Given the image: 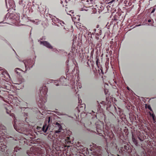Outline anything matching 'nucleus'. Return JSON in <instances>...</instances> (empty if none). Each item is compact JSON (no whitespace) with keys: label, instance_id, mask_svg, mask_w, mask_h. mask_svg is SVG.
Wrapping results in <instances>:
<instances>
[{"label":"nucleus","instance_id":"9d476101","mask_svg":"<svg viewBox=\"0 0 156 156\" xmlns=\"http://www.w3.org/2000/svg\"><path fill=\"white\" fill-rule=\"evenodd\" d=\"M95 0H85L86 3V4L90 5V4H93L95 3Z\"/></svg>","mask_w":156,"mask_h":156},{"label":"nucleus","instance_id":"a878e982","mask_svg":"<svg viewBox=\"0 0 156 156\" xmlns=\"http://www.w3.org/2000/svg\"><path fill=\"white\" fill-rule=\"evenodd\" d=\"M50 120V117H48V122H49Z\"/></svg>","mask_w":156,"mask_h":156},{"label":"nucleus","instance_id":"cd10ccee","mask_svg":"<svg viewBox=\"0 0 156 156\" xmlns=\"http://www.w3.org/2000/svg\"><path fill=\"white\" fill-rule=\"evenodd\" d=\"M127 89H128V90H129V88L128 87H127Z\"/></svg>","mask_w":156,"mask_h":156},{"label":"nucleus","instance_id":"423d86ee","mask_svg":"<svg viewBox=\"0 0 156 156\" xmlns=\"http://www.w3.org/2000/svg\"><path fill=\"white\" fill-rule=\"evenodd\" d=\"M89 6L90 7V9H92V13H96L97 12H99V11H98V8L97 7V5H96L94 6H93V5L91 6L90 5Z\"/></svg>","mask_w":156,"mask_h":156},{"label":"nucleus","instance_id":"f03ea898","mask_svg":"<svg viewBox=\"0 0 156 156\" xmlns=\"http://www.w3.org/2000/svg\"><path fill=\"white\" fill-rule=\"evenodd\" d=\"M67 81V80L66 78L64 76H62L60 79L59 82L60 83H56L55 85L57 86H58L60 85H66L67 84L66 83Z\"/></svg>","mask_w":156,"mask_h":156},{"label":"nucleus","instance_id":"6e6552de","mask_svg":"<svg viewBox=\"0 0 156 156\" xmlns=\"http://www.w3.org/2000/svg\"><path fill=\"white\" fill-rule=\"evenodd\" d=\"M1 129H2V131L0 132V134H1L2 133H3L4 135H5L7 134L6 130L5 127L4 126H1Z\"/></svg>","mask_w":156,"mask_h":156},{"label":"nucleus","instance_id":"f257e3e1","mask_svg":"<svg viewBox=\"0 0 156 156\" xmlns=\"http://www.w3.org/2000/svg\"><path fill=\"white\" fill-rule=\"evenodd\" d=\"M25 65L26 69L30 68H32L34 64V62L31 60H28L24 62Z\"/></svg>","mask_w":156,"mask_h":156},{"label":"nucleus","instance_id":"ddd939ff","mask_svg":"<svg viewBox=\"0 0 156 156\" xmlns=\"http://www.w3.org/2000/svg\"><path fill=\"white\" fill-rule=\"evenodd\" d=\"M48 129V127H46V125H44L42 129L43 131H44V133H46L47 130Z\"/></svg>","mask_w":156,"mask_h":156},{"label":"nucleus","instance_id":"f8f14e48","mask_svg":"<svg viewBox=\"0 0 156 156\" xmlns=\"http://www.w3.org/2000/svg\"><path fill=\"white\" fill-rule=\"evenodd\" d=\"M58 23H59L63 27L64 29H65V25H66V24L64 22L62 21L59 20L58 21Z\"/></svg>","mask_w":156,"mask_h":156},{"label":"nucleus","instance_id":"a211bd4d","mask_svg":"<svg viewBox=\"0 0 156 156\" xmlns=\"http://www.w3.org/2000/svg\"><path fill=\"white\" fill-rule=\"evenodd\" d=\"M18 71H22V70H21V69H19V68H16L15 69V71H16V73H17V74H19V73H20V72H19Z\"/></svg>","mask_w":156,"mask_h":156},{"label":"nucleus","instance_id":"2f4dec72","mask_svg":"<svg viewBox=\"0 0 156 156\" xmlns=\"http://www.w3.org/2000/svg\"><path fill=\"white\" fill-rule=\"evenodd\" d=\"M81 88V86L80 85L79 88L80 89Z\"/></svg>","mask_w":156,"mask_h":156},{"label":"nucleus","instance_id":"b1692460","mask_svg":"<svg viewBox=\"0 0 156 156\" xmlns=\"http://www.w3.org/2000/svg\"><path fill=\"white\" fill-rule=\"evenodd\" d=\"M155 10V8H154L152 10V11L151 12V13H153L154 12Z\"/></svg>","mask_w":156,"mask_h":156},{"label":"nucleus","instance_id":"6ab92c4d","mask_svg":"<svg viewBox=\"0 0 156 156\" xmlns=\"http://www.w3.org/2000/svg\"><path fill=\"white\" fill-rule=\"evenodd\" d=\"M20 148H19L17 147H16L14 148V151H15L17 152L18 150H20Z\"/></svg>","mask_w":156,"mask_h":156},{"label":"nucleus","instance_id":"c756f323","mask_svg":"<svg viewBox=\"0 0 156 156\" xmlns=\"http://www.w3.org/2000/svg\"><path fill=\"white\" fill-rule=\"evenodd\" d=\"M138 27V25H135V27Z\"/></svg>","mask_w":156,"mask_h":156},{"label":"nucleus","instance_id":"c85d7f7f","mask_svg":"<svg viewBox=\"0 0 156 156\" xmlns=\"http://www.w3.org/2000/svg\"><path fill=\"white\" fill-rule=\"evenodd\" d=\"M138 27V25H135V27Z\"/></svg>","mask_w":156,"mask_h":156},{"label":"nucleus","instance_id":"9b49d317","mask_svg":"<svg viewBox=\"0 0 156 156\" xmlns=\"http://www.w3.org/2000/svg\"><path fill=\"white\" fill-rule=\"evenodd\" d=\"M6 112L7 114H9L10 112H11V111L12 110V107L10 106H8V107L6 108Z\"/></svg>","mask_w":156,"mask_h":156},{"label":"nucleus","instance_id":"4be33fe9","mask_svg":"<svg viewBox=\"0 0 156 156\" xmlns=\"http://www.w3.org/2000/svg\"><path fill=\"white\" fill-rule=\"evenodd\" d=\"M147 108L148 109H149L150 110L152 111V109H151V107L150 106V105H148V106H147Z\"/></svg>","mask_w":156,"mask_h":156},{"label":"nucleus","instance_id":"f3484780","mask_svg":"<svg viewBox=\"0 0 156 156\" xmlns=\"http://www.w3.org/2000/svg\"><path fill=\"white\" fill-rule=\"evenodd\" d=\"M30 21L36 25H38L39 23V22L37 21V20H30Z\"/></svg>","mask_w":156,"mask_h":156},{"label":"nucleus","instance_id":"473e14b6","mask_svg":"<svg viewBox=\"0 0 156 156\" xmlns=\"http://www.w3.org/2000/svg\"><path fill=\"white\" fill-rule=\"evenodd\" d=\"M4 147L6 148V147H5H5H4Z\"/></svg>","mask_w":156,"mask_h":156},{"label":"nucleus","instance_id":"0eeeda50","mask_svg":"<svg viewBox=\"0 0 156 156\" xmlns=\"http://www.w3.org/2000/svg\"><path fill=\"white\" fill-rule=\"evenodd\" d=\"M47 88L46 87H44L40 89V91L41 94H43L44 95H45L47 92Z\"/></svg>","mask_w":156,"mask_h":156},{"label":"nucleus","instance_id":"dca6fc26","mask_svg":"<svg viewBox=\"0 0 156 156\" xmlns=\"http://www.w3.org/2000/svg\"><path fill=\"white\" fill-rule=\"evenodd\" d=\"M132 140L135 144L137 145V142L133 135L132 136Z\"/></svg>","mask_w":156,"mask_h":156},{"label":"nucleus","instance_id":"2eb2a0df","mask_svg":"<svg viewBox=\"0 0 156 156\" xmlns=\"http://www.w3.org/2000/svg\"><path fill=\"white\" fill-rule=\"evenodd\" d=\"M69 137H67L66 138L64 139V140H65V143L66 144H69L70 143V141L69 140Z\"/></svg>","mask_w":156,"mask_h":156},{"label":"nucleus","instance_id":"7c9ffc66","mask_svg":"<svg viewBox=\"0 0 156 156\" xmlns=\"http://www.w3.org/2000/svg\"><path fill=\"white\" fill-rule=\"evenodd\" d=\"M140 26H141V25H140V24H139V25H138V27Z\"/></svg>","mask_w":156,"mask_h":156},{"label":"nucleus","instance_id":"1a4fd4ad","mask_svg":"<svg viewBox=\"0 0 156 156\" xmlns=\"http://www.w3.org/2000/svg\"><path fill=\"white\" fill-rule=\"evenodd\" d=\"M66 11L67 12V14L70 15L72 19L73 20V18H75L74 17V12L72 10H70L68 12L66 10Z\"/></svg>","mask_w":156,"mask_h":156},{"label":"nucleus","instance_id":"4468645a","mask_svg":"<svg viewBox=\"0 0 156 156\" xmlns=\"http://www.w3.org/2000/svg\"><path fill=\"white\" fill-rule=\"evenodd\" d=\"M61 3L63 6L67 5V2L66 0H61Z\"/></svg>","mask_w":156,"mask_h":156},{"label":"nucleus","instance_id":"aec40b11","mask_svg":"<svg viewBox=\"0 0 156 156\" xmlns=\"http://www.w3.org/2000/svg\"><path fill=\"white\" fill-rule=\"evenodd\" d=\"M48 137L50 139H52V135L51 134H49L48 135Z\"/></svg>","mask_w":156,"mask_h":156},{"label":"nucleus","instance_id":"7ed1b4c3","mask_svg":"<svg viewBox=\"0 0 156 156\" xmlns=\"http://www.w3.org/2000/svg\"><path fill=\"white\" fill-rule=\"evenodd\" d=\"M55 127V132L56 133H59L61 131L62 129V127L61 125L57 122L56 123Z\"/></svg>","mask_w":156,"mask_h":156},{"label":"nucleus","instance_id":"39448f33","mask_svg":"<svg viewBox=\"0 0 156 156\" xmlns=\"http://www.w3.org/2000/svg\"><path fill=\"white\" fill-rule=\"evenodd\" d=\"M17 121V120L16 119H14L15 124L14 125V127L16 130L17 131H18V130H19V129H22L20 127V123L19 124Z\"/></svg>","mask_w":156,"mask_h":156},{"label":"nucleus","instance_id":"20e7f679","mask_svg":"<svg viewBox=\"0 0 156 156\" xmlns=\"http://www.w3.org/2000/svg\"><path fill=\"white\" fill-rule=\"evenodd\" d=\"M40 44H41L42 45L48 48L51 49L53 48L52 47L49 43L46 41H40Z\"/></svg>","mask_w":156,"mask_h":156},{"label":"nucleus","instance_id":"bb28decb","mask_svg":"<svg viewBox=\"0 0 156 156\" xmlns=\"http://www.w3.org/2000/svg\"><path fill=\"white\" fill-rule=\"evenodd\" d=\"M41 129V127H38L37 128V129Z\"/></svg>","mask_w":156,"mask_h":156},{"label":"nucleus","instance_id":"393cba45","mask_svg":"<svg viewBox=\"0 0 156 156\" xmlns=\"http://www.w3.org/2000/svg\"><path fill=\"white\" fill-rule=\"evenodd\" d=\"M151 20H148V22H149V23H150V22H151Z\"/></svg>","mask_w":156,"mask_h":156},{"label":"nucleus","instance_id":"412c9836","mask_svg":"<svg viewBox=\"0 0 156 156\" xmlns=\"http://www.w3.org/2000/svg\"><path fill=\"white\" fill-rule=\"evenodd\" d=\"M75 70H76V72L77 73V67L74 68L73 70H72L73 72V73L74 72Z\"/></svg>","mask_w":156,"mask_h":156},{"label":"nucleus","instance_id":"5701e85b","mask_svg":"<svg viewBox=\"0 0 156 156\" xmlns=\"http://www.w3.org/2000/svg\"><path fill=\"white\" fill-rule=\"evenodd\" d=\"M151 115L152 116V117L153 119V120H154V115L153 114H152V115L151 114Z\"/></svg>","mask_w":156,"mask_h":156}]
</instances>
